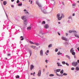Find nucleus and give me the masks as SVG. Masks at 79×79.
<instances>
[{"label":"nucleus","instance_id":"f257e3e1","mask_svg":"<svg viewBox=\"0 0 79 79\" xmlns=\"http://www.w3.org/2000/svg\"><path fill=\"white\" fill-rule=\"evenodd\" d=\"M60 16V14H58L57 15V18L58 19V20H61L62 19V18L64 17V15L63 14H62L61 15V16Z\"/></svg>","mask_w":79,"mask_h":79},{"label":"nucleus","instance_id":"f03ea898","mask_svg":"<svg viewBox=\"0 0 79 79\" xmlns=\"http://www.w3.org/2000/svg\"><path fill=\"white\" fill-rule=\"evenodd\" d=\"M77 62H73L72 63V66H76L77 64Z\"/></svg>","mask_w":79,"mask_h":79},{"label":"nucleus","instance_id":"7ed1b4c3","mask_svg":"<svg viewBox=\"0 0 79 79\" xmlns=\"http://www.w3.org/2000/svg\"><path fill=\"white\" fill-rule=\"evenodd\" d=\"M74 51L73 50V48H72L71 50H70V52L71 53H72V55H75V52H74Z\"/></svg>","mask_w":79,"mask_h":79},{"label":"nucleus","instance_id":"20e7f679","mask_svg":"<svg viewBox=\"0 0 79 79\" xmlns=\"http://www.w3.org/2000/svg\"><path fill=\"white\" fill-rule=\"evenodd\" d=\"M25 26H26L27 24V20H24L23 22Z\"/></svg>","mask_w":79,"mask_h":79},{"label":"nucleus","instance_id":"39448f33","mask_svg":"<svg viewBox=\"0 0 79 79\" xmlns=\"http://www.w3.org/2000/svg\"><path fill=\"white\" fill-rule=\"evenodd\" d=\"M69 33H72V32H74L75 34H77V32L76 31H69Z\"/></svg>","mask_w":79,"mask_h":79},{"label":"nucleus","instance_id":"423d86ee","mask_svg":"<svg viewBox=\"0 0 79 79\" xmlns=\"http://www.w3.org/2000/svg\"><path fill=\"white\" fill-rule=\"evenodd\" d=\"M62 40H65V41H68V39L64 37H62Z\"/></svg>","mask_w":79,"mask_h":79},{"label":"nucleus","instance_id":"0eeeda50","mask_svg":"<svg viewBox=\"0 0 79 79\" xmlns=\"http://www.w3.org/2000/svg\"><path fill=\"white\" fill-rule=\"evenodd\" d=\"M36 3L37 5H38V6H39L40 7H42V6L41 5V4H39V2L37 1L36 2Z\"/></svg>","mask_w":79,"mask_h":79},{"label":"nucleus","instance_id":"6e6552de","mask_svg":"<svg viewBox=\"0 0 79 79\" xmlns=\"http://www.w3.org/2000/svg\"><path fill=\"white\" fill-rule=\"evenodd\" d=\"M22 19H23V20H26V16H23L21 18Z\"/></svg>","mask_w":79,"mask_h":79},{"label":"nucleus","instance_id":"1a4fd4ad","mask_svg":"<svg viewBox=\"0 0 79 79\" xmlns=\"http://www.w3.org/2000/svg\"><path fill=\"white\" fill-rule=\"evenodd\" d=\"M43 50H42L40 51V55L41 56H43Z\"/></svg>","mask_w":79,"mask_h":79},{"label":"nucleus","instance_id":"9d476101","mask_svg":"<svg viewBox=\"0 0 79 79\" xmlns=\"http://www.w3.org/2000/svg\"><path fill=\"white\" fill-rule=\"evenodd\" d=\"M41 75V71L39 70L38 72V76L39 77Z\"/></svg>","mask_w":79,"mask_h":79},{"label":"nucleus","instance_id":"9b49d317","mask_svg":"<svg viewBox=\"0 0 79 79\" xmlns=\"http://www.w3.org/2000/svg\"><path fill=\"white\" fill-rule=\"evenodd\" d=\"M44 27L45 29H48V28L49 27V26L48 24H46L45 26H44Z\"/></svg>","mask_w":79,"mask_h":79},{"label":"nucleus","instance_id":"f8f14e48","mask_svg":"<svg viewBox=\"0 0 79 79\" xmlns=\"http://www.w3.org/2000/svg\"><path fill=\"white\" fill-rule=\"evenodd\" d=\"M34 68V66L32 65H31L30 66V70H32V69Z\"/></svg>","mask_w":79,"mask_h":79},{"label":"nucleus","instance_id":"ddd939ff","mask_svg":"<svg viewBox=\"0 0 79 79\" xmlns=\"http://www.w3.org/2000/svg\"><path fill=\"white\" fill-rule=\"evenodd\" d=\"M61 71V69H56V71L55 70V72H60Z\"/></svg>","mask_w":79,"mask_h":79},{"label":"nucleus","instance_id":"4468645a","mask_svg":"<svg viewBox=\"0 0 79 79\" xmlns=\"http://www.w3.org/2000/svg\"><path fill=\"white\" fill-rule=\"evenodd\" d=\"M43 12L44 14H47V11H46V10H43Z\"/></svg>","mask_w":79,"mask_h":79},{"label":"nucleus","instance_id":"2eb2a0df","mask_svg":"<svg viewBox=\"0 0 79 79\" xmlns=\"http://www.w3.org/2000/svg\"><path fill=\"white\" fill-rule=\"evenodd\" d=\"M24 11H25V13H27V14H29V13L28 12H27V10H26L24 9Z\"/></svg>","mask_w":79,"mask_h":79},{"label":"nucleus","instance_id":"dca6fc26","mask_svg":"<svg viewBox=\"0 0 79 79\" xmlns=\"http://www.w3.org/2000/svg\"><path fill=\"white\" fill-rule=\"evenodd\" d=\"M54 72H55V73H56L57 76H60V75H59L57 73V72H55V70H54Z\"/></svg>","mask_w":79,"mask_h":79},{"label":"nucleus","instance_id":"f3484780","mask_svg":"<svg viewBox=\"0 0 79 79\" xmlns=\"http://www.w3.org/2000/svg\"><path fill=\"white\" fill-rule=\"evenodd\" d=\"M63 73H64V70H62L60 72V73L61 74H63Z\"/></svg>","mask_w":79,"mask_h":79},{"label":"nucleus","instance_id":"a211bd4d","mask_svg":"<svg viewBox=\"0 0 79 79\" xmlns=\"http://www.w3.org/2000/svg\"><path fill=\"white\" fill-rule=\"evenodd\" d=\"M57 55H62V53H60V52L59 51L57 53Z\"/></svg>","mask_w":79,"mask_h":79},{"label":"nucleus","instance_id":"6ab92c4d","mask_svg":"<svg viewBox=\"0 0 79 79\" xmlns=\"http://www.w3.org/2000/svg\"><path fill=\"white\" fill-rule=\"evenodd\" d=\"M20 37V38H22V39H21V40H24V38H23V36H21Z\"/></svg>","mask_w":79,"mask_h":79},{"label":"nucleus","instance_id":"aec40b11","mask_svg":"<svg viewBox=\"0 0 79 79\" xmlns=\"http://www.w3.org/2000/svg\"><path fill=\"white\" fill-rule=\"evenodd\" d=\"M3 3L4 5H6V2L4 1L3 2Z\"/></svg>","mask_w":79,"mask_h":79},{"label":"nucleus","instance_id":"412c9836","mask_svg":"<svg viewBox=\"0 0 79 79\" xmlns=\"http://www.w3.org/2000/svg\"><path fill=\"white\" fill-rule=\"evenodd\" d=\"M31 47L33 48V49H35V46H31Z\"/></svg>","mask_w":79,"mask_h":79},{"label":"nucleus","instance_id":"4be33fe9","mask_svg":"<svg viewBox=\"0 0 79 79\" xmlns=\"http://www.w3.org/2000/svg\"><path fill=\"white\" fill-rule=\"evenodd\" d=\"M32 51H30V56L32 55Z\"/></svg>","mask_w":79,"mask_h":79},{"label":"nucleus","instance_id":"5701e85b","mask_svg":"<svg viewBox=\"0 0 79 79\" xmlns=\"http://www.w3.org/2000/svg\"><path fill=\"white\" fill-rule=\"evenodd\" d=\"M75 37H78V38H79V36L78 35H77L76 34H75Z\"/></svg>","mask_w":79,"mask_h":79},{"label":"nucleus","instance_id":"b1692460","mask_svg":"<svg viewBox=\"0 0 79 79\" xmlns=\"http://www.w3.org/2000/svg\"><path fill=\"white\" fill-rule=\"evenodd\" d=\"M52 44H50L48 45V47H49V48H50V47H52Z\"/></svg>","mask_w":79,"mask_h":79},{"label":"nucleus","instance_id":"393cba45","mask_svg":"<svg viewBox=\"0 0 79 79\" xmlns=\"http://www.w3.org/2000/svg\"><path fill=\"white\" fill-rule=\"evenodd\" d=\"M31 29V27H29L27 28V29L28 30H29V29L30 30V29Z\"/></svg>","mask_w":79,"mask_h":79},{"label":"nucleus","instance_id":"a878e982","mask_svg":"<svg viewBox=\"0 0 79 79\" xmlns=\"http://www.w3.org/2000/svg\"><path fill=\"white\" fill-rule=\"evenodd\" d=\"M62 63L63 64H66V62H65V61H63V62H62Z\"/></svg>","mask_w":79,"mask_h":79},{"label":"nucleus","instance_id":"bb28decb","mask_svg":"<svg viewBox=\"0 0 79 79\" xmlns=\"http://www.w3.org/2000/svg\"><path fill=\"white\" fill-rule=\"evenodd\" d=\"M66 56L68 58H69V59L70 58V57H69V56H68V55H66Z\"/></svg>","mask_w":79,"mask_h":79},{"label":"nucleus","instance_id":"cd10ccee","mask_svg":"<svg viewBox=\"0 0 79 79\" xmlns=\"http://www.w3.org/2000/svg\"><path fill=\"white\" fill-rule=\"evenodd\" d=\"M57 64L58 66H60V63L57 62Z\"/></svg>","mask_w":79,"mask_h":79},{"label":"nucleus","instance_id":"c85d7f7f","mask_svg":"<svg viewBox=\"0 0 79 79\" xmlns=\"http://www.w3.org/2000/svg\"><path fill=\"white\" fill-rule=\"evenodd\" d=\"M49 76H50V77L54 76V75L53 74H50L49 75Z\"/></svg>","mask_w":79,"mask_h":79},{"label":"nucleus","instance_id":"c756f323","mask_svg":"<svg viewBox=\"0 0 79 79\" xmlns=\"http://www.w3.org/2000/svg\"><path fill=\"white\" fill-rule=\"evenodd\" d=\"M58 49L57 48H56L55 49V52H58Z\"/></svg>","mask_w":79,"mask_h":79},{"label":"nucleus","instance_id":"7c9ffc66","mask_svg":"<svg viewBox=\"0 0 79 79\" xmlns=\"http://www.w3.org/2000/svg\"><path fill=\"white\" fill-rule=\"evenodd\" d=\"M22 3H21L20 4L19 3L18 4V6H22Z\"/></svg>","mask_w":79,"mask_h":79},{"label":"nucleus","instance_id":"2f4dec72","mask_svg":"<svg viewBox=\"0 0 79 79\" xmlns=\"http://www.w3.org/2000/svg\"><path fill=\"white\" fill-rule=\"evenodd\" d=\"M73 8H74L76 6V5L75 4H73Z\"/></svg>","mask_w":79,"mask_h":79},{"label":"nucleus","instance_id":"473e14b6","mask_svg":"<svg viewBox=\"0 0 79 79\" xmlns=\"http://www.w3.org/2000/svg\"><path fill=\"white\" fill-rule=\"evenodd\" d=\"M63 75H64V76H67V73H64L63 74Z\"/></svg>","mask_w":79,"mask_h":79},{"label":"nucleus","instance_id":"72a5a7b5","mask_svg":"<svg viewBox=\"0 0 79 79\" xmlns=\"http://www.w3.org/2000/svg\"><path fill=\"white\" fill-rule=\"evenodd\" d=\"M16 78H19V75H17L16 76Z\"/></svg>","mask_w":79,"mask_h":79},{"label":"nucleus","instance_id":"f704fd0d","mask_svg":"<svg viewBox=\"0 0 79 79\" xmlns=\"http://www.w3.org/2000/svg\"><path fill=\"white\" fill-rule=\"evenodd\" d=\"M76 70H79V68H78V67H76Z\"/></svg>","mask_w":79,"mask_h":79},{"label":"nucleus","instance_id":"c9c22d12","mask_svg":"<svg viewBox=\"0 0 79 79\" xmlns=\"http://www.w3.org/2000/svg\"><path fill=\"white\" fill-rule=\"evenodd\" d=\"M35 44L36 45H37V46H38V45H39V43H35Z\"/></svg>","mask_w":79,"mask_h":79},{"label":"nucleus","instance_id":"e433bc0d","mask_svg":"<svg viewBox=\"0 0 79 79\" xmlns=\"http://www.w3.org/2000/svg\"><path fill=\"white\" fill-rule=\"evenodd\" d=\"M45 24V21H44L42 23V24Z\"/></svg>","mask_w":79,"mask_h":79},{"label":"nucleus","instance_id":"4c0bfd02","mask_svg":"<svg viewBox=\"0 0 79 79\" xmlns=\"http://www.w3.org/2000/svg\"><path fill=\"white\" fill-rule=\"evenodd\" d=\"M19 0H18L16 2L17 3H19Z\"/></svg>","mask_w":79,"mask_h":79},{"label":"nucleus","instance_id":"58836bf2","mask_svg":"<svg viewBox=\"0 0 79 79\" xmlns=\"http://www.w3.org/2000/svg\"><path fill=\"white\" fill-rule=\"evenodd\" d=\"M30 43L31 44H34V43H33V42L32 41H30Z\"/></svg>","mask_w":79,"mask_h":79},{"label":"nucleus","instance_id":"ea45409f","mask_svg":"<svg viewBox=\"0 0 79 79\" xmlns=\"http://www.w3.org/2000/svg\"><path fill=\"white\" fill-rule=\"evenodd\" d=\"M71 69V70H74V68L73 67V68H72Z\"/></svg>","mask_w":79,"mask_h":79},{"label":"nucleus","instance_id":"a19ab883","mask_svg":"<svg viewBox=\"0 0 79 79\" xmlns=\"http://www.w3.org/2000/svg\"><path fill=\"white\" fill-rule=\"evenodd\" d=\"M63 75H62V74L59 75V76H61V77H63Z\"/></svg>","mask_w":79,"mask_h":79},{"label":"nucleus","instance_id":"79ce46f5","mask_svg":"<svg viewBox=\"0 0 79 79\" xmlns=\"http://www.w3.org/2000/svg\"><path fill=\"white\" fill-rule=\"evenodd\" d=\"M66 64L67 65V66H69V64H68V63H66Z\"/></svg>","mask_w":79,"mask_h":79},{"label":"nucleus","instance_id":"37998d69","mask_svg":"<svg viewBox=\"0 0 79 79\" xmlns=\"http://www.w3.org/2000/svg\"><path fill=\"white\" fill-rule=\"evenodd\" d=\"M6 16L7 18H8V15H7V14L6 13Z\"/></svg>","mask_w":79,"mask_h":79},{"label":"nucleus","instance_id":"c03bdc74","mask_svg":"<svg viewBox=\"0 0 79 79\" xmlns=\"http://www.w3.org/2000/svg\"><path fill=\"white\" fill-rule=\"evenodd\" d=\"M7 56H11V54H9L7 55Z\"/></svg>","mask_w":79,"mask_h":79},{"label":"nucleus","instance_id":"a18cd8bd","mask_svg":"<svg viewBox=\"0 0 79 79\" xmlns=\"http://www.w3.org/2000/svg\"><path fill=\"white\" fill-rule=\"evenodd\" d=\"M31 4H32V1H31V2L30 3Z\"/></svg>","mask_w":79,"mask_h":79},{"label":"nucleus","instance_id":"49530a36","mask_svg":"<svg viewBox=\"0 0 79 79\" xmlns=\"http://www.w3.org/2000/svg\"><path fill=\"white\" fill-rule=\"evenodd\" d=\"M77 50H78V51H79V47L77 48Z\"/></svg>","mask_w":79,"mask_h":79},{"label":"nucleus","instance_id":"de8ad7c7","mask_svg":"<svg viewBox=\"0 0 79 79\" xmlns=\"http://www.w3.org/2000/svg\"><path fill=\"white\" fill-rule=\"evenodd\" d=\"M47 53H49V50H47Z\"/></svg>","mask_w":79,"mask_h":79},{"label":"nucleus","instance_id":"09e8293b","mask_svg":"<svg viewBox=\"0 0 79 79\" xmlns=\"http://www.w3.org/2000/svg\"><path fill=\"white\" fill-rule=\"evenodd\" d=\"M66 35H68V34L67 33H66Z\"/></svg>","mask_w":79,"mask_h":79},{"label":"nucleus","instance_id":"8fccbe9b","mask_svg":"<svg viewBox=\"0 0 79 79\" xmlns=\"http://www.w3.org/2000/svg\"><path fill=\"white\" fill-rule=\"evenodd\" d=\"M47 61V60H45V62H46L47 63H48V62Z\"/></svg>","mask_w":79,"mask_h":79},{"label":"nucleus","instance_id":"3c124183","mask_svg":"<svg viewBox=\"0 0 79 79\" xmlns=\"http://www.w3.org/2000/svg\"><path fill=\"white\" fill-rule=\"evenodd\" d=\"M74 15H75V14H73V16H74Z\"/></svg>","mask_w":79,"mask_h":79},{"label":"nucleus","instance_id":"603ef678","mask_svg":"<svg viewBox=\"0 0 79 79\" xmlns=\"http://www.w3.org/2000/svg\"><path fill=\"white\" fill-rule=\"evenodd\" d=\"M11 1L12 2H13L14 1H15V0H11Z\"/></svg>","mask_w":79,"mask_h":79},{"label":"nucleus","instance_id":"864d4df0","mask_svg":"<svg viewBox=\"0 0 79 79\" xmlns=\"http://www.w3.org/2000/svg\"><path fill=\"white\" fill-rule=\"evenodd\" d=\"M11 6V7H14V6L13 5H12Z\"/></svg>","mask_w":79,"mask_h":79},{"label":"nucleus","instance_id":"5fc2aeb1","mask_svg":"<svg viewBox=\"0 0 79 79\" xmlns=\"http://www.w3.org/2000/svg\"><path fill=\"white\" fill-rule=\"evenodd\" d=\"M58 35H60V33H58Z\"/></svg>","mask_w":79,"mask_h":79},{"label":"nucleus","instance_id":"6e6d98bb","mask_svg":"<svg viewBox=\"0 0 79 79\" xmlns=\"http://www.w3.org/2000/svg\"><path fill=\"white\" fill-rule=\"evenodd\" d=\"M62 4L64 5V2H62Z\"/></svg>","mask_w":79,"mask_h":79},{"label":"nucleus","instance_id":"4d7b16f0","mask_svg":"<svg viewBox=\"0 0 79 79\" xmlns=\"http://www.w3.org/2000/svg\"><path fill=\"white\" fill-rule=\"evenodd\" d=\"M77 62L78 63H79V60H77Z\"/></svg>","mask_w":79,"mask_h":79},{"label":"nucleus","instance_id":"13d9d810","mask_svg":"<svg viewBox=\"0 0 79 79\" xmlns=\"http://www.w3.org/2000/svg\"><path fill=\"white\" fill-rule=\"evenodd\" d=\"M43 71H45V69H43Z\"/></svg>","mask_w":79,"mask_h":79},{"label":"nucleus","instance_id":"bf43d9fd","mask_svg":"<svg viewBox=\"0 0 79 79\" xmlns=\"http://www.w3.org/2000/svg\"><path fill=\"white\" fill-rule=\"evenodd\" d=\"M35 74V72H34V73H33V74Z\"/></svg>","mask_w":79,"mask_h":79},{"label":"nucleus","instance_id":"052dcab7","mask_svg":"<svg viewBox=\"0 0 79 79\" xmlns=\"http://www.w3.org/2000/svg\"><path fill=\"white\" fill-rule=\"evenodd\" d=\"M7 58H5L6 60H7Z\"/></svg>","mask_w":79,"mask_h":79},{"label":"nucleus","instance_id":"680f3d73","mask_svg":"<svg viewBox=\"0 0 79 79\" xmlns=\"http://www.w3.org/2000/svg\"><path fill=\"white\" fill-rule=\"evenodd\" d=\"M58 24H60V22H58Z\"/></svg>","mask_w":79,"mask_h":79},{"label":"nucleus","instance_id":"e2e57ef3","mask_svg":"<svg viewBox=\"0 0 79 79\" xmlns=\"http://www.w3.org/2000/svg\"><path fill=\"white\" fill-rule=\"evenodd\" d=\"M31 75H32L33 74H32V73H31Z\"/></svg>","mask_w":79,"mask_h":79},{"label":"nucleus","instance_id":"0e129e2a","mask_svg":"<svg viewBox=\"0 0 79 79\" xmlns=\"http://www.w3.org/2000/svg\"><path fill=\"white\" fill-rule=\"evenodd\" d=\"M60 66H62V65H60Z\"/></svg>","mask_w":79,"mask_h":79},{"label":"nucleus","instance_id":"69168bd1","mask_svg":"<svg viewBox=\"0 0 79 79\" xmlns=\"http://www.w3.org/2000/svg\"><path fill=\"white\" fill-rule=\"evenodd\" d=\"M47 65H46V67L47 68Z\"/></svg>","mask_w":79,"mask_h":79},{"label":"nucleus","instance_id":"338daca9","mask_svg":"<svg viewBox=\"0 0 79 79\" xmlns=\"http://www.w3.org/2000/svg\"><path fill=\"white\" fill-rule=\"evenodd\" d=\"M78 3H79V1H77Z\"/></svg>","mask_w":79,"mask_h":79},{"label":"nucleus","instance_id":"774afa93","mask_svg":"<svg viewBox=\"0 0 79 79\" xmlns=\"http://www.w3.org/2000/svg\"><path fill=\"white\" fill-rule=\"evenodd\" d=\"M31 2V0H29V2Z\"/></svg>","mask_w":79,"mask_h":79}]
</instances>
